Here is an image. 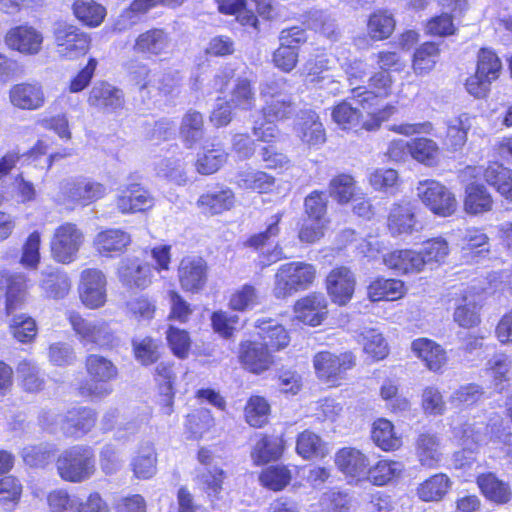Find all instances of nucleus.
<instances>
[{
    "label": "nucleus",
    "mask_w": 512,
    "mask_h": 512,
    "mask_svg": "<svg viewBox=\"0 0 512 512\" xmlns=\"http://www.w3.org/2000/svg\"><path fill=\"white\" fill-rule=\"evenodd\" d=\"M279 82L272 80L261 86V95L269 97L262 108L265 123H255L253 135L261 141L270 142L275 139L279 130L275 122L288 119L295 112V105L289 95L279 93Z\"/></svg>",
    "instance_id": "nucleus-1"
},
{
    "label": "nucleus",
    "mask_w": 512,
    "mask_h": 512,
    "mask_svg": "<svg viewBox=\"0 0 512 512\" xmlns=\"http://www.w3.org/2000/svg\"><path fill=\"white\" fill-rule=\"evenodd\" d=\"M317 270L313 264L293 261L281 265L275 276L273 295L285 299L293 294L308 289L316 278Z\"/></svg>",
    "instance_id": "nucleus-2"
},
{
    "label": "nucleus",
    "mask_w": 512,
    "mask_h": 512,
    "mask_svg": "<svg viewBox=\"0 0 512 512\" xmlns=\"http://www.w3.org/2000/svg\"><path fill=\"white\" fill-rule=\"evenodd\" d=\"M56 468L62 480L81 483L94 475L96 471L95 455L89 447L73 446L59 455Z\"/></svg>",
    "instance_id": "nucleus-3"
},
{
    "label": "nucleus",
    "mask_w": 512,
    "mask_h": 512,
    "mask_svg": "<svg viewBox=\"0 0 512 512\" xmlns=\"http://www.w3.org/2000/svg\"><path fill=\"white\" fill-rule=\"evenodd\" d=\"M85 368L90 382L80 387L83 396L102 399L112 393L108 382L115 379L118 369L114 363L99 354H90L85 361Z\"/></svg>",
    "instance_id": "nucleus-4"
},
{
    "label": "nucleus",
    "mask_w": 512,
    "mask_h": 512,
    "mask_svg": "<svg viewBox=\"0 0 512 512\" xmlns=\"http://www.w3.org/2000/svg\"><path fill=\"white\" fill-rule=\"evenodd\" d=\"M67 319L84 347L105 348L111 346L115 341L114 331L110 324L103 319L88 320L74 311L67 314Z\"/></svg>",
    "instance_id": "nucleus-5"
},
{
    "label": "nucleus",
    "mask_w": 512,
    "mask_h": 512,
    "mask_svg": "<svg viewBox=\"0 0 512 512\" xmlns=\"http://www.w3.org/2000/svg\"><path fill=\"white\" fill-rule=\"evenodd\" d=\"M52 35L56 52L61 58L76 59L85 55L90 48L89 34L72 23L56 21L52 27Z\"/></svg>",
    "instance_id": "nucleus-6"
},
{
    "label": "nucleus",
    "mask_w": 512,
    "mask_h": 512,
    "mask_svg": "<svg viewBox=\"0 0 512 512\" xmlns=\"http://www.w3.org/2000/svg\"><path fill=\"white\" fill-rule=\"evenodd\" d=\"M84 242V232L75 223L64 222L54 229L51 236V257L58 263L70 264L77 259Z\"/></svg>",
    "instance_id": "nucleus-7"
},
{
    "label": "nucleus",
    "mask_w": 512,
    "mask_h": 512,
    "mask_svg": "<svg viewBox=\"0 0 512 512\" xmlns=\"http://www.w3.org/2000/svg\"><path fill=\"white\" fill-rule=\"evenodd\" d=\"M416 192L422 203L436 215L447 217L456 211L457 201L454 194L439 181H419Z\"/></svg>",
    "instance_id": "nucleus-8"
},
{
    "label": "nucleus",
    "mask_w": 512,
    "mask_h": 512,
    "mask_svg": "<svg viewBox=\"0 0 512 512\" xmlns=\"http://www.w3.org/2000/svg\"><path fill=\"white\" fill-rule=\"evenodd\" d=\"M355 365V357L351 352L339 355L329 351L317 353L313 358V366L319 379L335 383L343 374Z\"/></svg>",
    "instance_id": "nucleus-9"
},
{
    "label": "nucleus",
    "mask_w": 512,
    "mask_h": 512,
    "mask_svg": "<svg viewBox=\"0 0 512 512\" xmlns=\"http://www.w3.org/2000/svg\"><path fill=\"white\" fill-rule=\"evenodd\" d=\"M106 193L103 184L91 180L66 181L61 184L63 202L72 206H88L103 198Z\"/></svg>",
    "instance_id": "nucleus-10"
},
{
    "label": "nucleus",
    "mask_w": 512,
    "mask_h": 512,
    "mask_svg": "<svg viewBox=\"0 0 512 512\" xmlns=\"http://www.w3.org/2000/svg\"><path fill=\"white\" fill-rule=\"evenodd\" d=\"M106 284V277L101 270H83L78 287L81 302L89 309L102 307L106 303Z\"/></svg>",
    "instance_id": "nucleus-11"
},
{
    "label": "nucleus",
    "mask_w": 512,
    "mask_h": 512,
    "mask_svg": "<svg viewBox=\"0 0 512 512\" xmlns=\"http://www.w3.org/2000/svg\"><path fill=\"white\" fill-rule=\"evenodd\" d=\"M355 285V275L346 266L333 268L326 277L327 293L332 302L340 306L346 305L351 300Z\"/></svg>",
    "instance_id": "nucleus-12"
},
{
    "label": "nucleus",
    "mask_w": 512,
    "mask_h": 512,
    "mask_svg": "<svg viewBox=\"0 0 512 512\" xmlns=\"http://www.w3.org/2000/svg\"><path fill=\"white\" fill-rule=\"evenodd\" d=\"M5 44L24 55H37L42 50L43 34L29 25L9 29L4 37Z\"/></svg>",
    "instance_id": "nucleus-13"
},
{
    "label": "nucleus",
    "mask_w": 512,
    "mask_h": 512,
    "mask_svg": "<svg viewBox=\"0 0 512 512\" xmlns=\"http://www.w3.org/2000/svg\"><path fill=\"white\" fill-rule=\"evenodd\" d=\"M208 266L206 261L198 256L184 257L178 267V279L183 290L198 292L207 282Z\"/></svg>",
    "instance_id": "nucleus-14"
},
{
    "label": "nucleus",
    "mask_w": 512,
    "mask_h": 512,
    "mask_svg": "<svg viewBox=\"0 0 512 512\" xmlns=\"http://www.w3.org/2000/svg\"><path fill=\"white\" fill-rule=\"evenodd\" d=\"M87 103L99 111L115 112L124 106V93L106 81H97L89 91Z\"/></svg>",
    "instance_id": "nucleus-15"
},
{
    "label": "nucleus",
    "mask_w": 512,
    "mask_h": 512,
    "mask_svg": "<svg viewBox=\"0 0 512 512\" xmlns=\"http://www.w3.org/2000/svg\"><path fill=\"white\" fill-rule=\"evenodd\" d=\"M115 205L122 214L144 212L154 206V198L150 192L139 184L128 185L119 191Z\"/></svg>",
    "instance_id": "nucleus-16"
},
{
    "label": "nucleus",
    "mask_w": 512,
    "mask_h": 512,
    "mask_svg": "<svg viewBox=\"0 0 512 512\" xmlns=\"http://www.w3.org/2000/svg\"><path fill=\"white\" fill-rule=\"evenodd\" d=\"M239 360L246 370L254 374L268 370L274 363L267 344L256 341H244L240 344Z\"/></svg>",
    "instance_id": "nucleus-17"
},
{
    "label": "nucleus",
    "mask_w": 512,
    "mask_h": 512,
    "mask_svg": "<svg viewBox=\"0 0 512 512\" xmlns=\"http://www.w3.org/2000/svg\"><path fill=\"white\" fill-rule=\"evenodd\" d=\"M392 77L389 72L379 71L374 73L369 79V87L371 90H362L361 87L352 90L354 97L359 98V105L363 110H370L380 98L387 97L391 94Z\"/></svg>",
    "instance_id": "nucleus-18"
},
{
    "label": "nucleus",
    "mask_w": 512,
    "mask_h": 512,
    "mask_svg": "<svg viewBox=\"0 0 512 512\" xmlns=\"http://www.w3.org/2000/svg\"><path fill=\"white\" fill-rule=\"evenodd\" d=\"M335 464L348 477L366 479L370 466L369 458L361 450L354 447H344L335 455Z\"/></svg>",
    "instance_id": "nucleus-19"
},
{
    "label": "nucleus",
    "mask_w": 512,
    "mask_h": 512,
    "mask_svg": "<svg viewBox=\"0 0 512 512\" xmlns=\"http://www.w3.org/2000/svg\"><path fill=\"white\" fill-rule=\"evenodd\" d=\"M9 99L13 106L22 110H37L44 106L46 97L38 82H22L11 87Z\"/></svg>",
    "instance_id": "nucleus-20"
},
{
    "label": "nucleus",
    "mask_w": 512,
    "mask_h": 512,
    "mask_svg": "<svg viewBox=\"0 0 512 512\" xmlns=\"http://www.w3.org/2000/svg\"><path fill=\"white\" fill-rule=\"evenodd\" d=\"M294 312L304 324L320 325L327 315V300L322 293H311L295 303Z\"/></svg>",
    "instance_id": "nucleus-21"
},
{
    "label": "nucleus",
    "mask_w": 512,
    "mask_h": 512,
    "mask_svg": "<svg viewBox=\"0 0 512 512\" xmlns=\"http://www.w3.org/2000/svg\"><path fill=\"white\" fill-rule=\"evenodd\" d=\"M117 274L123 285L144 289L152 283V268L136 258H125L119 263Z\"/></svg>",
    "instance_id": "nucleus-22"
},
{
    "label": "nucleus",
    "mask_w": 512,
    "mask_h": 512,
    "mask_svg": "<svg viewBox=\"0 0 512 512\" xmlns=\"http://www.w3.org/2000/svg\"><path fill=\"white\" fill-rule=\"evenodd\" d=\"M171 39L161 28L149 29L137 36L133 50L146 57L160 56L168 52Z\"/></svg>",
    "instance_id": "nucleus-23"
},
{
    "label": "nucleus",
    "mask_w": 512,
    "mask_h": 512,
    "mask_svg": "<svg viewBox=\"0 0 512 512\" xmlns=\"http://www.w3.org/2000/svg\"><path fill=\"white\" fill-rule=\"evenodd\" d=\"M297 137L309 147L322 145L326 141V134L319 116L312 110L301 112L295 124Z\"/></svg>",
    "instance_id": "nucleus-24"
},
{
    "label": "nucleus",
    "mask_w": 512,
    "mask_h": 512,
    "mask_svg": "<svg viewBox=\"0 0 512 512\" xmlns=\"http://www.w3.org/2000/svg\"><path fill=\"white\" fill-rule=\"evenodd\" d=\"M235 195L230 188L217 187L209 190L198 198L196 205L201 213L209 216L220 215L232 209Z\"/></svg>",
    "instance_id": "nucleus-25"
},
{
    "label": "nucleus",
    "mask_w": 512,
    "mask_h": 512,
    "mask_svg": "<svg viewBox=\"0 0 512 512\" xmlns=\"http://www.w3.org/2000/svg\"><path fill=\"white\" fill-rule=\"evenodd\" d=\"M384 264L399 273H418L424 269V260L419 251L411 249L394 250L384 255Z\"/></svg>",
    "instance_id": "nucleus-26"
},
{
    "label": "nucleus",
    "mask_w": 512,
    "mask_h": 512,
    "mask_svg": "<svg viewBox=\"0 0 512 512\" xmlns=\"http://www.w3.org/2000/svg\"><path fill=\"white\" fill-rule=\"evenodd\" d=\"M413 352L424 361L431 371H439L447 362L445 350L436 342L427 338H419L412 342Z\"/></svg>",
    "instance_id": "nucleus-27"
},
{
    "label": "nucleus",
    "mask_w": 512,
    "mask_h": 512,
    "mask_svg": "<svg viewBox=\"0 0 512 512\" xmlns=\"http://www.w3.org/2000/svg\"><path fill=\"white\" fill-rule=\"evenodd\" d=\"M131 243V236L124 230L111 228L97 233L93 240L94 248L101 255L122 252Z\"/></svg>",
    "instance_id": "nucleus-28"
},
{
    "label": "nucleus",
    "mask_w": 512,
    "mask_h": 512,
    "mask_svg": "<svg viewBox=\"0 0 512 512\" xmlns=\"http://www.w3.org/2000/svg\"><path fill=\"white\" fill-rule=\"evenodd\" d=\"M405 465L401 461L383 459L368 469L366 480L375 486H384L401 478Z\"/></svg>",
    "instance_id": "nucleus-29"
},
{
    "label": "nucleus",
    "mask_w": 512,
    "mask_h": 512,
    "mask_svg": "<svg viewBox=\"0 0 512 512\" xmlns=\"http://www.w3.org/2000/svg\"><path fill=\"white\" fill-rule=\"evenodd\" d=\"M96 412L88 407H79L70 410L66 415V422L62 431L69 436H79L88 433L95 425Z\"/></svg>",
    "instance_id": "nucleus-30"
},
{
    "label": "nucleus",
    "mask_w": 512,
    "mask_h": 512,
    "mask_svg": "<svg viewBox=\"0 0 512 512\" xmlns=\"http://www.w3.org/2000/svg\"><path fill=\"white\" fill-rule=\"evenodd\" d=\"M415 451L422 466L434 468L441 461L440 441L435 434L421 433L416 439Z\"/></svg>",
    "instance_id": "nucleus-31"
},
{
    "label": "nucleus",
    "mask_w": 512,
    "mask_h": 512,
    "mask_svg": "<svg viewBox=\"0 0 512 512\" xmlns=\"http://www.w3.org/2000/svg\"><path fill=\"white\" fill-rule=\"evenodd\" d=\"M27 279L24 274H14L7 279L6 313L9 316L18 314L27 300Z\"/></svg>",
    "instance_id": "nucleus-32"
},
{
    "label": "nucleus",
    "mask_w": 512,
    "mask_h": 512,
    "mask_svg": "<svg viewBox=\"0 0 512 512\" xmlns=\"http://www.w3.org/2000/svg\"><path fill=\"white\" fill-rule=\"evenodd\" d=\"M464 209L467 213L477 215L492 209L493 198L488 189L480 183H470L465 189Z\"/></svg>",
    "instance_id": "nucleus-33"
},
{
    "label": "nucleus",
    "mask_w": 512,
    "mask_h": 512,
    "mask_svg": "<svg viewBox=\"0 0 512 512\" xmlns=\"http://www.w3.org/2000/svg\"><path fill=\"white\" fill-rule=\"evenodd\" d=\"M485 181L503 198L512 202V170L498 162H491L486 167Z\"/></svg>",
    "instance_id": "nucleus-34"
},
{
    "label": "nucleus",
    "mask_w": 512,
    "mask_h": 512,
    "mask_svg": "<svg viewBox=\"0 0 512 512\" xmlns=\"http://www.w3.org/2000/svg\"><path fill=\"white\" fill-rule=\"evenodd\" d=\"M372 440L383 451H395L402 446V438L391 421L379 418L373 423Z\"/></svg>",
    "instance_id": "nucleus-35"
},
{
    "label": "nucleus",
    "mask_w": 512,
    "mask_h": 512,
    "mask_svg": "<svg viewBox=\"0 0 512 512\" xmlns=\"http://www.w3.org/2000/svg\"><path fill=\"white\" fill-rule=\"evenodd\" d=\"M42 275L40 287L47 298L59 300L69 294L72 285L66 272L56 269L51 272L43 271Z\"/></svg>",
    "instance_id": "nucleus-36"
},
{
    "label": "nucleus",
    "mask_w": 512,
    "mask_h": 512,
    "mask_svg": "<svg viewBox=\"0 0 512 512\" xmlns=\"http://www.w3.org/2000/svg\"><path fill=\"white\" fill-rule=\"evenodd\" d=\"M451 487V481L446 474L437 473L420 483L416 494L422 501L438 502L444 498Z\"/></svg>",
    "instance_id": "nucleus-37"
},
{
    "label": "nucleus",
    "mask_w": 512,
    "mask_h": 512,
    "mask_svg": "<svg viewBox=\"0 0 512 512\" xmlns=\"http://www.w3.org/2000/svg\"><path fill=\"white\" fill-rule=\"evenodd\" d=\"M477 484L482 494L492 502L505 504L511 499L512 493L508 484L499 480L493 473L479 475Z\"/></svg>",
    "instance_id": "nucleus-38"
},
{
    "label": "nucleus",
    "mask_w": 512,
    "mask_h": 512,
    "mask_svg": "<svg viewBox=\"0 0 512 512\" xmlns=\"http://www.w3.org/2000/svg\"><path fill=\"white\" fill-rule=\"evenodd\" d=\"M131 466L137 478L153 477L157 470V455L154 446L148 442L140 445L132 459Z\"/></svg>",
    "instance_id": "nucleus-39"
},
{
    "label": "nucleus",
    "mask_w": 512,
    "mask_h": 512,
    "mask_svg": "<svg viewBox=\"0 0 512 512\" xmlns=\"http://www.w3.org/2000/svg\"><path fill=\"white\" fill-rule=\"evenodd\" d=\"M404 294V283L398 279L377 278L368 286V298L373 302L394 301Z\"/></svg>",
    "instance_id": "nucleus-40"
},
{
    "label": "nucleus",
    "mask_w": 512,
    "mask_h": 512,
    "mask_svg": "<svg viewBox=\"0 0 512 512\" xmlns=\"http://www.w3.org/2000/svg\"><path fill=\"white\" fill-rule=\"evenodd\" d=\"M227 158L228 153L223 147L212 145L197 154L194 167L201 175H212L226 163Z\"/></svg>",
    "instance_id": "nucleus-41"
},
{
    "label": "nucleus",
    "mask_w": 512,
    "mask_h": 512,
    "mask_svg": "<svg viewBox=\"0 0 512 512\" xmlns=\"http://www.w3.org/2000/svg\"><path fill=\"white\" fill-rule=\"evenodd\" d=\"M415 226L414 212L409 203L393 206L388 217V228L393 235L410 234Z\"/></svg>",
    "instance_id": "nucleus-42"
},
{
    "label": "nucleus",
    "mask_w": 512,
    "mask_h": 512,
    "mask_svg": "<svg viewBox=\"0 0 512 512\" xmlns=\"http://www.w3.org/2000/svg\"><path fill=\"white\" fill-rule=\"evenodd\" d=\"M284 440L279 436H264L259 439L251 453L255 464H265L282 456Z\"/></svg>",
    "instance_id": "nucleus-43"
},
{
    "label": "nucleus",
    "mask_w": 512,
    "mask_h": 512,
    "mask_svg": "<svg viewBox=\"0 0 512 512\" xmlns=\"http://www.w3.org/2000/svg\"><path fill=\"white\" fill-rule=\"evenodd\" d=\"M472 121L473 118L466 113L448 121L445 144L451 150L457 151L465 145L468 131L472 127Z\"/></svg>",
    "instance_id": "nucleus-44"
},
{
    "label": "nucleus",
    "mask_w": 512,
    "mask_h": 512,
    "mask_svg": "<svg viewBox=\"0 0 512 512\" xmlns=\"http://www.w3.org/2000/svg\"><path fill=\"white\" fill-rule=\"evenodd\" d=\"M203 115L193 109L188 110L181 121L180 136L187 147H192L204 137Z\"/></svg>",
    "instance_id": "nucleus-45"
},
{
    "label": "nucleus",
    "mask_w": 512,
    "mask_h": 512,
    "mask_svg": "<svg viewBox=\"0 0 512 512\" xmlns=\"http://www.w3.org/2000/svg\"><path fill=\"white\" fill-rule=\"evenodd\" d=\"M255 327L259 329V336L266 341L265 344L270 345L277 350L286 347L289 343V336L285 328L272 319H258Z\"/></svg>",
    "instance_id": "nucleus-46"
},
{
    "label": "nucleus",
    "mask_w": 512,
    "mask_h": 512,
    "mask_svg": "<svg viewBox=\"0 0 512 512\" xmlns=\"http://www.w3.org/2000/svg\"><path fill=\"white\" fill-rule=\"evenodd\" d=\"M331 59L325 55H319L314 58L308 59L301 69V75L305 78L307 83L319 85L320 88H325V82L334 83L329 80L325 72L331 69Z\"/></svg>",
    "instance_id": "nucleus-47"
},
{
    "label": "nucleus",
    "mask_w": 512,
    "mask_h": 512,
    "mask_svg": "<svg viewBox=\"0 0 512 512\" xmlns=\"http://www.w3.org/2000/svg\"><path fill=\"white\" fill-rule=\"evenodd\" d=\"M73 13L84 25L98 27L106 16V9L94 0H76Z\"/></svg>",
    "instance_id": "nucleus-48"
},
{
    "label": "nucleus",
    "mask_w": 512,
    "mask_h": 512,
    "mask_svg": "<svg viewBox=\"0 0 512 512\" xmlns=\"http://www.w3.org/2000/svg\"><path fill=\"white\" fill-rule=\"evenodd\" d=\"M296 451L304 459L323 458L328 454L326 443L317 434L309 430L299 434Z\"/></svg>",
    "instance_id": "nucleus-49"
},
{
    "label": "nucleus",
    "mask_w": 512,
    "mask_h": 512,
    "mask_svg": "<svg viewBox=\"0 0 512 512\" xmlns=\"http://www.w3.org/2000/svg\"><path fill=\"white\" fill-rule=\"evenodd\" d=\"M236 184L242 189L266 193L273 187L274 178L262 171L246 169L238 172Z\"/></svg>",
    "instance_id": "nucleus-50"
},
{
    "label": "nucleus",
    "mask_w": 512,
    "mask_h": 512,
    "mask_svg": "<svg viewBox=\"0 0 512 512\" xmlns=\"http://www.w3.org/2000/svg\"><path fill=\"white\" fill-rule=\"evenodd\" d=\"M408 150L413 159L426 166H433L437 163L439 146L432 139L414 138L408 143Z\"/></svg>",
    "instance_id": "nucleus-51"
},
{
    "label": "nucleus",
    "mask_w": 512,
    "mask_h": 512,
    "mask_svg": "<svg viewBox=\"0 0 512 512\" xmlns=\"http://www.w3.org/2000/svg\"><path fill=\"white\" fill-rule=\"evenodd\" d=\"M439 59V48L427 42L416 49L413 57V70L417 75H425L433 70Z\"/></svg>",
    "instance_id": "nucleus-52"
},
{
    "label": "nucleus",
    "mask_w": 512,
    "mask_h": 512,
    "mask_svg": "<svg viewBox=\"0 0 512 512\" xmlns=\"http://www.w3.org/2000/svg\"><path fill=\"white\" fill-rule=\"evenodd\" d=\"M395 28V20L387 11H376L368 20L367 31L373 40L388 38Z\"/></svg>",
    "instance_id": "nucleus-53"
},
{
    "label": "nucleus",
    "mask_w": 512,
    "mask_h": 512,
    "mask_svg": "<svg viewBox=\"0 0 512 512\" xmlns=\"http://www.w3.org/2000/svg\"><path fill=\"white\" fill-rule=\"evenodd\" d=\"M229 104L233 108L250 110L255 106V93L246 78H238L230 92Z\"/></svg>",
    "instance_id": "nucleus-54"
},
{
    "label": "nucleus",
    "mask_w": 512,
    "mask_h": 512,
    "mask_svg": "<svg viewBox=\"0 0 512 512\" xmlns=\"http://www.w3.org/2000/svg\"><path fill=\"white\" fill-rule=\"evenodd\" d=\"M291 478L290 470L283 465L269 466L259 476L261 484L273 491L284 489L290 483Z\"/></svg>",
    "instance_id": "nucleus-55"
},
{
    "label": "nucleus",
    "mask_w": 512,
    "mask_h": 512,
    "mask_svg": "<svg viewBox=\"0 0 512 512\" xmlns=\"http://www.w3.org/2000/svg\"><path fill=\"white\" fill-rule=\"evenodd\" d=\"M270 406L265 398L252 396L245 406V419L250 426L262 427L268 421Z\"/></svg>",
    "instance_id": "nucleus-56"
},
{
    "label": "nucleus",
    "mask_w": 512,
    "mask_h": 512,
    "mask_svg": "<svg viewBox=\"0 0 512 512\" xmlns=\"http://www.w3.org/2000/svg\"><path fill=\"white\" fill-rule=\"evenodd\" d=\"M159 71L151 70L145 64H137L130 70V80L140 92L155 93Z\"/></svg>",
    "instance_id": "nucleus-57"
},
{
    "label": "nucleus",
    "mask_w": 512,
    "mask_h": 512,
    "mask_svg": "<svg viewBox=\"0 0 512 512\" xmlns=\"http://www.w3.org/2000/svg\"><path fill=\"white\" fill-rule=\"evenodd\" d=\"M159 71L151 70L145 64H137L130 70V80L140 92L155 93Z\"/></svg>",
    "instance_id": "nucleus-58"
},
{
    "label": "nucleus",
    "mask_w": 512,
    "mask_h": 512,
    "mask_svg": "<svg viewBox=\"0 0 512 512\" xmlns=\"http://www.w3.org/2000/svg\"><path fill=\"white\" fill-rule=\"evenodd\" d=\"M454 320L461 327L471 328L480 323L479 307L472 296H464L454 312Z\"/></svg>",
    "instance_id": "nucleus-59"
},
{
    "label": "nucleus",
    "mask_w": 512,
    "mask_h": 512,
    "mask_svg": "<svg viewBox=\"0 0 512 512\" xmlns=\"http://www.w3.org/2000/svg\"><path fill=\"white\" fill-rule=\"evenodd\" d=\"M9 327L13 336L22 343L32 341L37 334L35 320L24 313L15 314L10 320Z\"/></svg>",
    "instance_id": "nucleus-60"
},
{
    "label": "nucleus",
    "mask_w": 512,
    "mask_h": 512,
    "mask_svg": "<svg viewBox=\"0 0 512 512\" xmlns=\"http://www.w3.org/2000/svg\"><path fill=\"white\" fill-rule=\"evenodd\" d=\"M47 505L50 512H76L78 496L65 489H55L48 493Z\"/></svg>",
    "instance_id": "nucleus-61"
},
{
    "label": "nucleus",
    "mask_w": 512,
    "mask_h": 512,
    "mask_svg": "<svg viewBox=\"0 0 512 512\" xmlns=\"http://www.w3.org/2000/svg\"><path fill=\"white\" fill-rule=\"evenodd\" d=\"M22 387L27 392H38L43 389L44 380L39 375V368L28 360H22L17 366Z\"/></svg>",
    "instance_id": "nucleus-62"
},
{
    "label": "nucleus",
    "mask_w": 512,
    "mask_h": 512,
    "mask_svg": "<svg viewBox=\"0 0 512 512\" xmlns=\"http://www.w3.org/2000/svg\"><path fill=\"white\" fill-rule=\"evenodd\" d=\"M333 121L342 129L348 130L358 126L361 113L358 108L346 101L337 104L331 113Z\"/></svg>",
    "instance_id": "nucleus-63"
},
{
    "label": "nucleus",
    "mask_w": 512,
    "mask_h": 512,
    "mask_svg": "<svg viewBox=\"0 0 512 512\" xmlns=\"http://www.w3.org/2000/svg\"><path fill=\"white\" fill-rule=\"evenodd\" d=\"M330 196L339 203L349 202L355 194V181L348 174L335 176L329 184Z\"/></svg>",
    "instance_id": "nucleus-64"
}]
</instances>
